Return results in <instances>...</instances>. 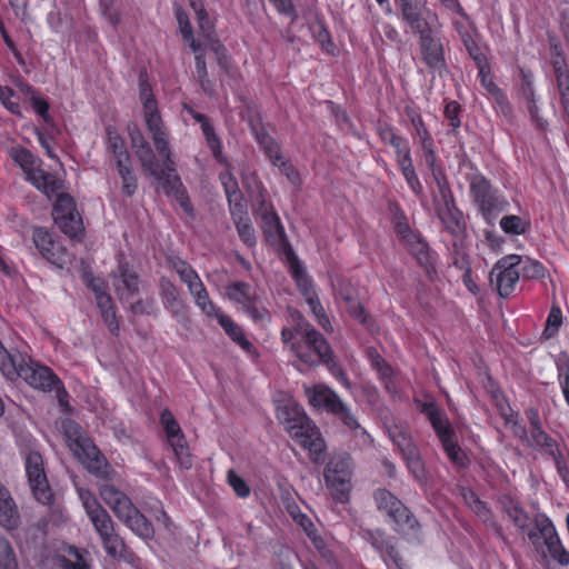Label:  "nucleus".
Masks as SVG:
<instances>
[{
  "label": "nucleus",
  "mask_w": 569,
  "mask_h": 569,
  "mask_svg": "<svg viewBox=\"0 0 569 569\" xmlns=\"http://www.w3.org/2000/svg\"><path fill=\"white\" fill-rule=\"evenodd\" d=\"M139 88L144 124L157 153L162 159V164H160L149 142L136 126L129 128L131 147L143 171L160 181L164 178L166 171H174V162L171 159L169 144V131L161 118L150 84L140 78Z\"/></svg>",
  "instance_id": "obj_1"
},
{
  "label": "nucleus",
  "mask_w": 569,
  "mask_h": 569,
  "mask_svg": "<svg viewBox=\"0 0 569 569\" xmlns=\"http://www.w3.org/2000/svg\"><path fill=\"white\" fill-rule=\"evenodd\" d=\"M500 502L509 519L518 529L528 535L533 545L538 543L541 536L551 558L562 566H569V552L562 547L556 529L548 518L531 519L521 505L509 496H503Z\"/></svg>",
  "instance_id": "obj_2"
},
{
  "label": "nucleus",
  "mask_w": 569,
  "mask_h": 569,
  "mask_svg": "<svg viewBox=\"0 0 569 569\" xmlns=\"http://www.w3.org/2000/svg\"><path fill=\"white\" fill-rule=\"evenodd\" d=\"M277 415L292 439L309 451L315 463L325 461V441L313 421L295 401L278 407Z\"/></svg>",
  "instance_id": "obj_3"
},
{
  "label": "nucleus",
  "mask_w": 569,
  "mask_h": 569,
  "mask_svg": "<svg viewBox=\"0 0 569 569\" xmlns=\"http://www.w3.org/2000/svg\"><path fill=\"white\" fill-rule=\"evenodd\" d=\"M79 497L107 555L110 557L122 556L126 551V543L117 533L109 512L90 491L81 489L79 490Z\"/></svg>",
  "instance_id": "obj_4"
},
{
  "label": "nucleus",
  "mask_w": 569,
  "mask_h": 569,
  "mask_svg": "<svg viewBox=\"0 0 569 569\" xmlns=\"http://www.w3.org/2000/svg\"><path fill=\"white\" fill-rule=\"evenodd\" d=\"M99 492L101 499L113 511L114 516L132 532L144 540L153 538L152 525L126 493L108 483L100 486Z\"/></svg>",
  "instance_id": "obj_5"
},
{
  "label": "nucleus",
  "mask_w": 569,
  "mask_h": 569,
  "mask_svg": "<svg viewBox=\"0 0 569 569\" xmlns=\"http://www.w3.org/2000/svg\"><path fill=\"white\" fill-rule=\"evenodd\" d=\"M2 367L1 373L10 381L18 378L23 379L30 387L41 391H52L54 385L59 382V378L46 366L33 361L26 355L13 352Z\"/></svg>",
  "instance_id": "obj_6"
},
{
  "label": "nucleus",
  "mask_w": 569,
  "mask_h": 569,
  "mask_svg": "<svg viewBox=\"0 0 569 569\" xmlns=\"http://www.w3.org/2000/svg\"><path fill=\"white\" fill-rule=\"evenodd\" d=\"M305 392L312 407L338 417L363 442L369 439L367 431L360 426L357 418L335 390L323 383H317L313 387H305Z\"/></svg>",
  "instance_id": "obj_7"
},
{
  "label": "nucleus",
  "mask_w": 569,
  "mask_h": 569,
  "mask_svg": "<svg viewBox=\"0 0 569 569\" xmlns=\"http://www.w3.org/2000/svg\"><path fill=\"white\" fill-rule=\"evenodd\" d=\"M296 331L299 342H291V351L306 365L315 366L319 362L329 363L331 349L327 340L295 311Z\"/></svg>",
  "instance_id": "obj_8"
},
{
  "label": "nucleus",
  "mask_w": 569,
  "mask_h": 569,
  "mask_svg": "<svg viewBox=\"0 0 569 569\" xmlns=\"http://www.w3.org/2000/svg\"><path fill=\"white\" fill-rule=\"evenodd\" d=\"M13 161L21 168L27 180L39 191L51 198L62 189V181L56 174L41 168V160L29 150L17 148L11 150Z\"/></svg>",
  "instance_id": "obj_9"
},
{
  "label": "nucleus",
  "mask_w": 569,
  "mask_h": 569,
  "mask_svg": "<svg viewBox=\"0 0 569 569\" xmlns=\"http://www.w3.org/2000/svg\"><path fill=\"white\" fill-rule=\"evenodd\" d=\"M417 407L430 421L450 461L458 466H465L466 456L457 443L455 431L445 412L433 401H417Z\"/></svg>",
  "instance_id": "obj_10"
},
{
  "label": "nucleus",
  "mask_w": 569,
  "mask_h": 569,
  "mask_svg": "<svg viewBox=\"0 0 569 569\" xmlns=\"http://www.w3.org/2000/svg\"><path fill=\"white\" fill-rule=\"evenodd\" d=\"M470 196L483 219L489 223H492L509 206L508 201L481 174H473L470 178Z\"/></svg>",
  "instance_id": "obj_11"
},
{
  "label": "nucleus",
  "mask_w": 569,
  "mask_h": 569,
  "mask_svg": "<svg viewBox=\"0 0 569 569\" xmlns=\"http://www.w3.org/2000/svg\"><path fill=\"white\" fill-rule=\"evenodd\" d=\"M352 462L348 455L333 456L325 470V480L332 497L340 502L348 499L351 490Z\"/></svg>",
  "instance_id": "obj_12"
},
{
  "label": "nucleus",
  "mask_w": 569,
  "mask_h": 569,
  "mask_svg": "<svg viewBox=\"0 0 569 569\" xmlns=\"http://www.w3.org/2000/svg\"><path fill=\"white\" fill-rule=\"evenodd\" d=\"M402 20L415 33L438 31V16L427 7V0H396Z\"/></svg>",
  "instance_id": "obj_13"
},
{
  "label": "nucleus",
  "mask_w": 569,
  "mask_h": 569,
  "mask_svg": "<svg viewBox=\"0 0 569 569\" xmlns=\"http://www.w3.org/2000/svg\"><path fill=\"white\" fill-rule=\"evenodd\" d=\"M66 433L69 440V447L79 460L90 472L100 473L103 460L99 457L98 448L87 438L79 425L69 421L66 427Z\"/></svg>",
  "instance_id": "obj_14"
},
{
  "label": "nucleus",
  "mask_w": 569,
  "mask_h": 569,
  "mask_svg": "<svg viewBox=\"0 0 569 569\" xmlns=\"http://www.w3.org/2000/svg\"><path fill=\"white\" fill-rule=\"evenodd\" d=\"M435 208L445 230L455 238L461 237L465 231L462 214L456 207L452 193L446 183H439V196L435 199Z\"/></svg>",
  "instance_id": "obj_15"
},
{
  "label": "nucleus",
  "mask_w": 569,
  "mask_h": 569,
  "mask_svg": "<svg viewBox=\"0 0 569 569\" xmlns=\"http://www.w3.org/2000/svg\"><path fill=\"white\" fill-rule=\"evenodd\" d=\"M160 423L166 432L167 441L174 453L177 463L181 469L189 470L193 465V459L184 435L169 409L162 410Z\"/></svg>",
  "instance_id": "obj_16"
},
{
  "label": "nucleus",
  "mask_w": 569,
  "mask_h": 569,
  "mask_svg": "<svg viewBox=\"0 0 569 569\" xmlns=\"http://www.w3.org/2000/svg\"><path fill=\"white\" fill-rule=\"evenodd\" d=\"M522 258L518 254H510L501 258L490 272V282L496 287L502 298H508L519 281L520 272L518 266Z\"/></svg>",
  "instance_id": "obj_17"
},
{
  "label": "nucleus",
  "mask_w": 569,
  "mask_h": 569,
  "mask_svg": "<svg viewBox=\"0 0 569 569\" xmlns=\"http://www.w3.org/2000/svg\"><path fill=\"white\" fill-rule=\"evenodd\" d=\"M375 500L379 510L385 511L396 523V530L413 531L418 527L417 520L410 515L405 505L390 491L378 489Z\"/></svg>",
  "instance_id": "obj_18"
},
{
  "label": "nucleus",
  "mask_w": 569,
  "mask_h": 569,
  "mask_svg": "<svg viewBox=\"0 0 569 569\" xmlns=\"http://www.w3.org/2000/svg\"><path fill=\"white\" fill-rule=\"evenodd\" d=\"M53 220L67 236L74 238L82 231V220L77 212L74 200L67 193H60L53 206Z\"/></svg>",
  "instance_id": "obj_19"
},
{
  "label": "nucleus",
  "mask_w": 569,
  "mask_h": 569,
  "mask_svg": "<svg viewBox=\"0 0 569 569\" xmlns=\"http://www.w3.org/2000/svg\"><path fill=\"white\" fill-rule=\"evenodd\" d=\"M550 63L553 69L559 100L569 124V69L565 54L557 42L550 46Z\"/></svg>",
  "instance_id": "obj_20"
},
{
  "label": "nucleus",
  "mask_w": 569,
  "mask_h": 569,
  "mask_svg": "<svg viewBox=\"0 0 569 569\" xmlns=\"http://www.w3.org/2000/svg\"><path fill=\"white\" fill-rule=\"evenodd\" d=\"M26 472L34 498L41 503H49L51 493L43 470V461L40 453L31 451L26 457Z\"/></svg>",
  "instance_id": "obj_21"
},
{
  "label": "nucleus",
  "mask_w": 569,
  "mask_h": 569,
  "mask_svg": "<svg viewBox=\"0 0 569 569\" xmlns=\"http://www.w3.org/2000/svg\"><path fill=\"white\" fill-rule=\"evenodd\" d=\"M32 241L40 254L50 263L63 268L69 261V253L58 243L43 228H36L32 233Z\"/></svg>",
  "instance_id": "obj_22"
},
{
  "label": "nucleus",
  "mask_w": 569,
  "mask_h": 569,
  "mask_svg": "<svg viewBox=\"0 0 569 569\" xmlns=\"http://www.w3.org/2000/svg\"><path fill=\"white\" fill-rule=\"evenodd\" d=\"M332 288L336 299L345 302L349 315L361 323H366L367 316L353 284L348 279L337 278L332 281Z\"/></svg>",
  "instance_id": "obj_23"
},
{
  "label": "nucleus",
  "mask_w": 569,
  "mask_h": 569,
  "mask_svg": "<svg viewBox=\"0 0 569 569\" xmlns=\"http://www.w3.org/2000/svg\"><path fill=\"white\" fill-rule=\"evenodd\" d=\"M436 33L437 31L420 33L419 44L426 64L435 71H441L445 68L443 49Z\"/></svg>",
  "instance_id": "obj_24"
},
{
  "label": "nucleus",
  "mask_w": 569,
  "mask_h": 569,
  "mask_svg": "<svg viewBox=\"0 0 569 569\" xmlns=\"http://www.w3.org/2000/svg\"><path fill=\"white\" fill-rule=\"evenodd\" d=\"M112 284L122 301L131 299L139 291L138 276L127 263L119 264L112 274Z\"/></svg>",
  "instance_id": "obj_25"
},
{
  "label": "nucleus",
  "mask_w": 569,
  "mask_h": 569,
  "mask_svg": "<svg viewBox=\"0 0 569 569\" xmlns=\"http://www.w3.org/2000/svg\"><path fill=\"white\" fill-rule=\"evenodd\" d=\"M366 539L381 555L385 561H387V559H390L398 569H405V563L396 549L395 541L391 538L387 537L383 531H368Z\"/></svg>",
  "instance_id": "obj_26"
},
{
  "label": "nucleus",
  "mask_w": 569,
  "mask_h": 569,
  "mask_svg": "<svg viewBox=\"0 0 569 569\" xmlns=\"http://www.w3.org/2000/svg\"><path fill=\"white\" fill-rule=\"evenodd\" d=\"M20 525V513L10 491L0 482V526L13 530Z\"/></svg>",
  "instance_id": "obj_27"
},
{
  "label": "nucleus",
  "mask_w": 569,
  "mask_h": 569,
  "mask_svg": "<svg viewBox=\"0 0 569 569\" xmlns=\"http://www.w3.org/2000/svg\"><path fill=\"white\" fill-rule=\"evenodd\" d=\"M161 296L164 308L172 313L177 321H184L187 318V306L180 299L178 288L172 282L162 280Z\"/></svg>",
  "instance_id": "obj_28"
},
{
  "label": "nucleus",
  "mask_w": 569,
  "mask_h": 569,
  "mask_svg": "<svg viewBox=\"0 0 569 569\" xmlns=\"http://www.w3.org/2000/svg\"><path fill=\"white\" fill-rule=\"evenodd\" d=\"M182 282L187 284L196 305L202 310V312L206 315L216 312V305L209 299L206 287L196 271Z\"/></svg>",
  "instance_id": "obj_29"
},
{
  "label": "nucleus",
  "mask_w": 569,
  "mask_h": 569,
  "mask_svg": "<svg viewBox=\"0 0 569 569\" xmlns=\"http://www.w3.org/2000/svg\"><path fill=\"white\" fill-rule=\"evenodd\" d=\"M208 317H216L223 328L226 333L238 343L244 351L248 353H253L254 348L252 343L246 338L242 329L228 316L222 313L218 307H216V312L211 315H207Z\"/></svg>",
  "instance_id": "obj_30"
},
{
  "label": "nucleus",
  "mask_w": 569,
  "mask_h": 569,
  "mask_svg": "<svg viewBox=\"0 0 569 569\" xmlns=\"http://www.w3.org/2000/svg\"><path fill=\"white\" fill-rule=\"evenodd\" d=\"M58 569H91L90 555L84 549L69 546L57 558Z\"/></svg>",
  "instance_id": "obj_31"
},
{
  "label": "nucleus",
  "mask_w": 569,
  "mask_h": 569,
  "mask_svg": "<svg viewBox=\"0 0 569 569\" xmlns=\"http://www.w3.org/2000/svg\"><path fill=\"white\" fill-rule=\"evenodd\" d=\"M260 207L257 212L261 216L262 228L268 236L282 238L284 230L280 223L278 214L271 206H268L262 193L259 194Z\"/></svg>",
  "instance_id": "obj_32"
},
{
  "label": "nucleus",
  "mask_w": 569,
  "mask_h": 569,
  "mask_svg": "<svg viewBox=\"0 0 569 569\" xmlns=\"http://www.w3.org/2000/svg\"><path fill=\"white\" fill-rule=\"evenodd\" d=\"M387 432L402 457L418 450V447L413 443L412 437L405 426L390 423L387 426Z\"/></svg>",
  "instance_id": "obj_33"
},
{
  "label": "nucleus",
  "mask_w": 569,
  "mask_h": 569,
  "mask_svg": "<svg viewBox=\"0 0 569 569\" xmlns=\"http://www.w3.org/2000/svg\"><path fill=\"white\" fill-rule=\"evenodd\" d=\"M406 244L409 247L411 253L416 256L418 262L425 267L428 276L432 277L436 269L433 257L430 254L427 242L419 234H415V238L408 239Z\"/></svg>",
  "instance_id": "obj_34"
},
{
  "label": "nucleus",
  "mask_w": 569,
  "mask_h": 569,
  "mask_svg": "<svg viewBox=\"0 0 569 569\" xmlns=\"http://www.w3.org/2000/svg\"><path fill=\"white\" fill-rule=\"evenodd\" d=\"M288 261H289V268H290L291 276L293 277V279L299 288V291L303 296L305 300L316 296L317 292L313 289L312 282L309 279V277L307 276V273H306L302 264L298 260V258L293 254H290L288 257Z\"/></svg>",
  "instance_id": "obj_35"
},
{
  "label": "nucleus",
  "mask_w": 569,
  "mask_h": 569,
  "mask_svg": "<svg viewBox=\"0 0 569 569\" xmlns=\"http://www.w3.org/2000/svg\"><path fill=\"white\" fill-rule=\"evenodd\" d=\"M220 180L228 198L230 212L234 211L236 214H240V209L244 208V206L242 203V193L239 189L237 180L229 172L221 173Z\"/></svg>",
  "instance_id": "obj_36"
},
{
  "label": "nucleus",
  "mask_w": 569,
  "mask_h": 569,
  "mask_svg": "<svg viewBox=\"0 0 569 569\" xmlns=\"http://www.w3.org/2000/svg\"><path fill=\"white\" fill-rule=\"evenodd\" d=\"M188 111L192 116V118L198 123H200L208 147L213 152L214 157H219L221 154V142L214 132L213 126L209 122L208 118L204 114L196 112L192 109H189Z\"/></svg>",
  "instance_id": "obj_37"
},
{
  "label": "nucleus",
  "mask_w": 569,
  "mask_h": 569,
  "mask_svg": "<svg viewBox=\"0 0 569 569\" xmlns=\"http://www.w3.org/2000/svg\"><path fill=\"white\" fill-rule=\"evenodd\" d=\"M188 111L192 116V118L198 123H200L208 147L213 152L214 157H219L221 154V142L214 132L213 126L209 122L208 118L204 114L196 112L192 109H189Z\"/></svg>",
  "instance_id": "obj_38"
},
{
  "label": "nucleus",
  "mask_w": 569,
  "mask_h": 569,
  "mask_svg": "<svg viewBox=\"0 0 569 569\" xmlns=\"http://www.w3.org/2000/svg\"><path fill=\"white\" fill-rule=\"evenodd\" d=\"M227 296L230 300L246 308L256 298V291L244 282H233L227 287Z\"/></svg>",
  "instance_id": "obj_39"
},
{
  "label": "nucleus",
  "mask_w": 569,
  "mask_h": 569,
  "mask_svg": "<svg viewBox=\"0 0 569 569\" xmlns=\"http://www.w3.org/2000/svg\"><path fill=\"white\" fill-rule=\"evenodd\" d=\"M108 150L112 153L116 166L131 161L123 139L112 129H108Z\"/></svg>",
  "instance_id": "obj_40"
},
{
  "label": "nucleus",
  "mask_w": 569,
  "mask_h": 569,
  "mask_svg": "<svg viewBox=\"0 0 569 569\" xmlns=\"http://www.w3.org/2000/svg\"><path fill=\"white\" fill-rule=\"evenodd\" d=\"M240 214H236L234 211H231L232 220L236 223L238 233L243 242L248 246H253L256 243L254 228L250 223L246 209H240Z\"/></svg>",
  "instance_id": "obj_41"
},
{
  "label": "nucleus",
  "mask_w": 569,
  "mask_h": 569,
  "mask_svg": "<svg viewBox=\"0 0 569 569\" xmlns=\"http://www.w3.org/2000/svg\"><path fill=\"white\" fill-rule=\"evenodd\" d=\"M116 167L121 178V192L127 197H132L137 191L138 184L132 171L131 161Z\"/></svg>",
  "instance_id": "obj_42"
},
{
  "label": "nucleus",
  "mask_w": 569,
  "mask_h": 569,
  "mask_svg": "<svg viewBox=\"0 0 569 569\" xmlns=\"http://www.w3.org/2000/svg\"><path fill=\"white\" fill-rule=\"evenodd\" d=\"M406 461V466L412 477L421 485L427 482V473L425 463L421 459L419 449L410 455L402 457Z\"/></svg>",
  "instance_id": "obj_43"
},
{
  "label": "nucleus",
  "mask_w": 569,
  "mask_h": 569,
  "mask_svg": "<svg viewBox=\"0 0 569 569\" xmlns=\"http://www.w3.org/2000/svg\"><path fill=\"white\" fill-rule=\"evenodd\" d=\"M500 228L506 233L523 234L529 230L530 223L519 216L510 214L502 217L500 220Z\"/></svg>",
  "instance_id": "obj_44"
},
{
  "label": "nucleus",
  "mask_w": 569,
  "mask_h": 569,
  "mask_svg": "<svg viewBox=\"0 0 569 569\" xmlns=\"http://www.w3.org/2000/svg\"><path fill=\"white\" fill-rule=\"evenodd\" d=\"M256 139L260 147L263 149L264 153L268 156L269 160L273 164H278V161L281 160V152L273 139L268 133L262 131H256Z\"/></svg>",
  "instance_id": "obj_45"
},
{
  "label": "nucleus",
  "mask_w": 569,
  "mask_h": 569,
  "mask_svg": "<svg viewBox=\"0 0 569 569\" xmlns=\"http://www.w3.org/2000/svg\"><path fill=\"white\" fill-rule=\"evenodd\" d=\"M0 569H18L16 553L10 542L0 535Z\"/></svg>",
  "instance_id": "obj_46"
},
{
  "label": "nucleus",
  "mask_w": 569,
  "mask_h": 569,
  "mask_svg": "<svg viewBox=\"0 0 569 569\" xmlns=\"http://www.w3.org/2000/svg\"><path fill=\"white\" fill-rule=\"evenodd\" d=\"M247 313L249 317L259 326L264 327L270 321L269 311L267 308L261 303L259 298L257 297L250 305H248L246 308Z\"/></svg>",
  "instance_id": "obj_47"
},
{
  "label": "nucleus",
  "mask_w": 569,
  "mask_h": 569,
  "mask_svg": "<svg viewBox=\"0 0 569 569\" xmlns=\"http://www.w3.org/2000/svg\"><path fill=\"white\" fill-rule=\"evenodd\" d=\"M307 305L309 306L312 315L315 316L318 323L327 331H331V323L329 318L327 317L325 309L318 298V295L309 298L306 300Z\"/></svg>",
  "instance_id": "obj_48"
},
{
  "label": "nucleus",
  "mask_w": 569,
  "mask_h": 569,
  "mask_svg": "<svg viewBox=\"0 0 569 569\" xmlns=\"http://www.w3.org/2000/svg\"><path fill=\"white\" fill-rule=\"evenodd\" d=\"M408 116H409L411 123L416 130V133L420 140L421 147L429 148L430 142H432V139L423 123L421 116L412 110L408 111Z\"/></svg>",
  "instance_id": "obj_49"
},
{
  "label": "nucleus",
  "mask_w": 569,
  "mask_h": 569,
  "mask_svg": "<svg viewBox=\"0 0 569 569\" xmlns=\"http://www.w3.org/2000/svg\"><path fill=\"white\" fill-rule=\"evenodd\" d=\"M177 19L183 40L189 43L193 52H198L200 49V43H198L192 37V27L187 14L183 12H178Z\"/></svg>",
  "instance_id": "obj_50"
},
{
  "label": "nucleus",
  "mask_w": 569,
  "mask_h": 569,
  "mask_svg": "<svg viewBox=\"0 0 569 569\" xmlns=\"http://www.w3.org/2000/svg\"><path fill=\"white\" fill-rule=\"evenodd\" d=\"M561 322H562V315H561L560 308L552 307L548 315V318L546 321V328L543 331V335L546 336V338L553 337L557 333Z\"/></svg>",
  "instance_id": "obj_51"
},
{
  "label": "nucleus",
  "mask_w": 569,
  "mask_h": 569,
  "mask_svg": "<svg viewBox=\"0 0 569 569\" xmlns=\"http://www.w3.org/2000/svg\"><path fill=\"white\" fill-rule=\"evenodd\" d=\"M540 449L543 453L548 455L555 463L562 458L569 457V451L566 446H559L553 438L549 439V441Z\"/></svg>",
  "instance_id": "obj_52"
},
{
  "label": "nucleus",
  "mask_w": 569,
  "mask_h": 569,
  "mask_svg": "<svg viewBox=\"0 0 569 569\" xmlns=\"http://www.w3.org/2000/svg\"><path fill=\"white\" fill-rule=\"evenodd\" d=\"M546 274V268L537 260L528 259L522 267L525 279H540Z\"/></svg>",
  "instance_id": "obj_53"
},
{
  "label": "nucleus",
  "mask_w": 569,
  "mask_h": 569,
  "mask_svg": "<svg viewBox=\"0 0 569 569\" xmlns=\"http://www.w3.org/2000/svg\"><path fill=\"white\" fill-rule=\"evenodd\" d=\"M479 77L481 80L482 87L491 93L493 97L497 98V100L502 103L506 101L505 96L502 94L501 90L496 86V83L491 80V78L488 76V73L485 71V68L481 67L479 70Z\"/></svg>",
  "instance_id": "obj_54"
},
{
  "label": "nucleus",
  "mask_w": 569,
  "mask_h": 569,
  "mask_svg": "<svg viewBox=\"0 0 569 569\" xmlns=\"http://www.w3.org/2000/svg\"><path fill=\"white\" fill-rule=\"evenodd\" d=\"M13 96L14 91L11 88L0 86V101L4 108L13 114H20L19 103L11 100Z\"/></svg>",
  "instance_id": "obj_55"
},
{
  "label": "nucleus",
  "mask_w": 569,
  "mask_h": 569,
  "mask_svg": "<svg viewBox=\"0 0 569 569\" xmlns=\"http://www.w3.org/2000/svg\"><path fill=\"white\" fill-rule=\"evenodd\" d=\"M228 481L239 497L246 498L249 496L250 488L248 487L246 481L241 477H239L233 470L228 471Z\"/></svg>",
  "instance_id": "obj_56"
},
{
  "label": "nucleus",
  "mask_w": 569,
  "mask_h": 569,
  "mask_svg": "<svg viewBox=\"0 0 569 569\" xmlns=\"http://www.w3.org/2000/svg\"><path fill=\"white\" fill-rule=\"evenodd\" d=\"M379 134L386 143L391 144L395 149L400 148L401 146L406 144V140L401 137H399L395 129L388 126L381 127L379 129Z\"/></svg>",
  "instance_id": "obj_57"
},
{
  "label": "nucleus",
  "mask_w": 569,
  "mask_h": 569,
  "mask_svg": "<svg viewBox=\"0 0 569 569\" xmlns=\"http://www.w3.org/2000/svg\"><path fill=\"white\" fill-rule=\"evenodd\" d=\"M393 221L397 233L402 238L405 242L410 238H415L416 233L411 231L406 217L401 212L395 214Z\"/></svg>",
  "instance_id": "obj_58"
},
{
  "label": "nucleus",
  "mask_w": 569,
  "mask_h": 569,
  "mask_svg": "<svg viewBox=\"0 0 569 569\" xmlns=\"http://www.w3.org/2000/svg\"><path fill=\"white\" fill-rule=\"evenodd\" d=\"M281 173H283L287 179L295 186H298L300 183V176L298 171L295 169V167L289 163L288 161L283 160L281 157V160L278 161V164H276Z\"/></svg>",
  "instance_id": "obj_59"
},
{
  "label": "nucleus",
  "mask_w": 569,
  "mask_h": 569,
  "mask_svg": "<svg viewBox=\"0 0 569 569\" xmlns=\"http://www.w3.org/2000/svg\"><path fill=\"white\" fill-rule=\"evenodd\" d=\"M397 162L401 169V171L412 168V159L410 154V149L408 144H403L400 148L396 149Z\"/></svg>",
  "instance_id": "obj_60"
},
{
  "label": "nucleus",
  "mask_w": 569,
  "mask_h": 569,
  "mask_svg": "<svg viewBox=\"0 0 569 569\" xmlns=\"http://www.w3.org/2000/svg\"><path fill=\"white\" fill-rule=\"evenodd\" d=\"M331 372V375L343 386L346 387L347 389H350L351 388V385H350V381L349 379L347 378V375L346 372L343 371V369L338 366L335 361H333V358H332V353L330 355V360H329V363H326Z\"/></svg>",
  "instance_id": "obj_61"
},
{
  "label": "nucleus",
  "mask_w": 569,
  "mask_h": 569,
  "mask_svg": "<svg viewBox=\"0 0 569 569\" xmlns=\"http://www.w3.org/2000/svg\"><path fill=\"white\" fill-rule=\"evenodd\" d=\"M460 110H461L460 106L456 101H450L449 103H447V106L445 108V116L447 119L450 120V124L453 128L460 127V119H459Z\"/></svg>",
  "instance_id": "obj_62"
},
{
  "label": "nucleus",
  "mask_w": 569,
  "mask_h": 569,
  "mask_svg": "<svg viewBox=\"0 0 569 569\" xmlns=\"http://www.w3.org/2000/svg\"><path fill=\"white\" fill-rule=\"evenodd\" d=\"M34 111L46 121H50L49 103L39 94L31 100Z\"/></svg>",
  "instance_id": "obj_63"
},
{
  "label": "nucleus",
  "mask_w": 569,
  "mask_h": 569,
  "mask_svg": "<svg viewBox=\"0 0 569 569\" xmlns=\"http://www.w3.org/2000/svg\"><path fill=\"white\" fill-rule=\"evenodd\" d=\"M558 379L563 397L569 405V363L559 368Z\"/></svg>",
  "instance_id": "obj_64"
}]
</instances>
